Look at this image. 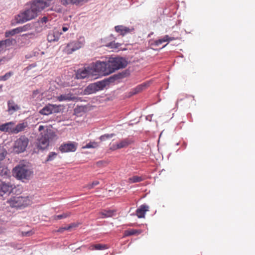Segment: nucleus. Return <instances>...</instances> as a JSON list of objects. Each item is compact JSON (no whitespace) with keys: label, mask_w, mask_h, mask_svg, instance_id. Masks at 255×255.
<instances>
[{"label":"nucleus","mask_w":255,"mask_h":255,"mask_svg":"<svg viewBox=\"0 0 255 255\" xmlns=\"http://www.w3.org/2000/svg\"><path fill=\"white\" fill-rule=\"evenodd\" d=\"M49 6L43 0H34L30 3V6L21 10L15 16L17 23H22L32 20L37 17L38 14Z\"/></svg>","instance_id":"f257e3e1"},{"label":"nucleus","mask_w":255,"mask_h":255,"mask_svg":"<svg viewBox=\"0 0 255 255\" xmlns=\"http://www.w3.org/2000/svg\"><path fill=\"white\" fill-rule=\"evenodd\" d=\"M40 135L41 137L37 143L38 148L40 149H46L49 145V139H52L56 136L55 132L50 129H46Z\"/></svg>","instance_id":"f03ea898"},{"label":"nucleus","mask_w":255,"mask_h":255,"mask_svg":"<svg viewBox=\"0 0 255 255\" xmlns=\"http://www.w3.org/2000/svg\"><path fill=\"white\" fill-rule=\"evenodd\" d=\"M31 201L28 197H13L7 200V203L12 208L21 209L24 208L31 204Z\"/></svg>","instance_id":"7ed1b4c3"},{"label":"nucleus","mask_w":255,"mask_h":255,"mask_svg":"<svg viewBox=\"0 0 255 255\" xmlns=\"http://www.w3.org/2000/svg\"><path fill=\"white\" fill-rule=\"evenodd\" d=\"M108 67L110 71V74L116 70L125 68L127 65V61L121 57L110 58L108 61Z\"/></svg>","instance_id":"20e7f679"},{"label":"nucleus","mask_w":255,"mask_h":255,"mask_svg":"<svg viewBox=\"0 0 255 255\" xmlns=\"http://www.w3.org/2000/svg\"><path fill=\"white\" fill-rule=\"evenodd\" d=\"M29 143L28 138L25 135H21L17 138L14 143L13 150L16 153L24 152Z\"/></svg>","instance_id":"39448f33"},{"label":"nucleus","mask_w":255,"mask_h":255,"mask_svg":"<svg viewBox=\"0 0 255 255\" xmlns=\"http://www.w3.org/2000/svg\"><path fill=\"white\" fill-rule=\"evenodd\" d=\"M15 176L19 179H27L31 175V171L25 166H17L13 169Z\"/></svg>","instance_id":"423d86ee"},{"label":"nucleus","mask_w":255,"mask_h":255,"mask_svg":"<svg viewBox=\"0 0 255 255\" xmlns=\"http://www.w3.org/2000/svg\"><path fill=\"white\" fill-rule=\"evenodd\" d=\"M107 62L97 61L94 66V69L95 72L103 75H108L110 74V71L108 67Z\"/></svg>","instance_id":"0eeeda50"},{"label":"nucleus","mask_w":255,"mask_h":255,"mask_svg":"<svg viewBox=\"0 0 255 255\" xmlns=\"http://www.w3.org/2000/svg\"><path fill=\"white\" fill-rule=\"evenodd\" d=\"M83 46V43L79 40L72 41L66 44L63 51L67 54H71L78 50Z\"/></svg>","instance_id":"6e6552de"},{"label":"nucleus","mask_w":255,"mask_h":255,"mask_svg":"<svg viewBox=\"0 0 255 255\" xmlns=\"http://www.w3.org/2000/svg\"><path fill=\"white\" fill-rule=\"evenodd\" d=\"M59 110V106L49 104L43 107L39 111V113L43 115H49L53 113H58Z\"/></svg>","instance_id":"1a4fd4ad"},{"label":"nucleus","mask_w":255,"mask_h":255,"mask_svg":"<svg viewBox=\"0 0 255 255\" xmlns=\"http://www.w3.org/2000/svg\"><path fill=\"white\" fill-rule=\"evenodd\" d=\"M77 143L74 142H69L62 143L59 147L62 153L74 152L76 150Z\"/></svg>","instance_id":"9d476101"},{"label":"nucleus","mask_w":255,"mask_h":255,"mask_svg":"<svg viewBox=\"0 0 255 255\" xmlns=\"http://www.w3.org/2000/svg\"><path fill=\"white\" fill-rule=\"evenodd\" d=\"M106 85V82L100 81L89 85L85 90L88 94L94 93L96 91L103 89Z\"/></svg>","instance_id":"9b49d317"},{"label":"nucleus","mask_w":255,"mask_h":255,"mask_svg":"<svg viewBox=\"0 0 255 255\" xmlns=\"http://www.w3.org/2000/svg\"><path fill=\"white\" fill-rule=\"evenodd\" d=\"M12 190V185L0 181V197L8 195Z\"/></svg>","instance_id":"f8f14e48"},{"label":"nucleus","mask_w":255,"mask_h":255,"mask_svg":"<svg viewBox=\"0 0 255 255\" xmlns=\"http://www.w3.org/2000/svg\"><path fill=\"white\" fill-rule=\"evenodd\" d=\"M14 125L15 123L13 122L2 124L0 125V130L3 132L13 134Z\"/></svg>","instance_id":"ddd939ff"},{"label":"nucleus","mask_w":255,"mask_h":255,"mask_svg":"<svg viewBox=\"0 0 255 255\" xmlns=\"http://www.w3.org/2000/svg\"><path fill=\"white\" fill-rule=\"evenodd\" d=\"M48 18L47 16H44L40 18L36 23V24L38 25L39 27L36 26V31L37 32H40L43 30L47 28L45 24L48 21Z\"/></svg>","instance_id":"4468645a"},{"label":"nucleus","mask_w":255,"mask_h":255,"mask_svg":"<svg viewBox=\"0 0 255 255\" xmlns=\"http://www.w3.org/2000/svg\"><path fill=\"white\" fill-rule=\"evenodd\" d=\"M62 34L58 31H50L47 35V39L49 42L58 41Z\"/></svg>","instance_id":"2eb2a0df"},{"label":"nucleus","mask_w":255,"mask_h":255,"mask_svg":"<svg viewBox=\"0 0 255 255\" xmlns=\"http://www.w3.org/2000/svg\"><path fill=\"white\" fill-rule=\"evenodd\" d=\"M20 107L13 100H9L7 102V112L10 114H13L14 112L18 111Z\"/></svg>","instance_id":"dca6fc26"},{"label":"nucleus","mask_w":255,"mask_h":255,"mask_svg":"<svg viewBox=\"0 0 255 255\" xmlns=\"http://www.w3.org/2000/svg\"><path fill=\"white\" fill-rule=\"evenodd\" d=\"M148 206L143 204L141 205L136 211V215L138 218L145 217V213L148 211Z\"/></svg>","instance_id":"f3484780"},{"label":"nucleus","mask_w":255,"mask_h":255,"mask_svg":"<svg viewBox=\"0 0 255 255\" xmlns=\"http://www.w3.org/2000/svg\"><path fill=\"white\" fill-rule=\"evenodd\" d=\"M115 30L120 33L122 36H124L128 33L131 32L134 29L129 28L123 25H117L115 27Z\"/></svg>","instance_id":"a211bd4d"},{"label":"nucleus","mask_w":255,"mask_h":255,"mask_svg":"<svg viewBox=\"0 0 255 255\" xmlns=\"http://www.w3.org/2000/svg\"><path fill=\"white\" fill-rule=\"evenodd\" d=\"M56 99L60 101H75L77 98L74 95L68 93V94H65L63 95H61L59 96L56 97Z\"/></svg>","instance_id":"6ab92c4d"},{"label":"nucleus","mask_w":255,"mask_h":255,"mask_svg":"<svg viewBox=\"0 0 255 255\" xmlns=\"http://www.w3.org/2000/svg\"><path fill=\"white\" fill-rule=\"evenodd\" d=\"M175 39H176L174 37H170L168 35H165L163 37L154 41V45H155V46H159V45L161 44L163 42H169L170 41L174 40Z\"/></svg>","instance_id":"aec40b11"},{"label":"nucleus","mask_w":255,"mask_h":255,"mask_svg":"<svg viewBox=\"0 0 255 255\" xmlns=\"http://www.w3.org/2000/svg\"><path fill=\"white\" fill-rule=\"evenodd\" d=\"M28 124L26 122L19 123L16 126H14L13 134H17L20 132L23 131L27 127Z\"/></svg>","instance_id":"412c9836"},{"label":"nucleus","mask_w":255,"mask_h":255,"mask_svg":"<svg viewBox=\"0 0 255 255\" xmlns=\"http://www.w3.org/2000/svg\"><path fill=\"white\" fill-rule=\"evenodd\" d=\"M89 74V71L86 68L79 69L76 74L77 79H84Z\"/></svg>","instance_id":"4be33fe9"},{"label":"nucleus","mask_w":255,"mask_h":255,"mask_svg":"<svg viewBox=\"0 0 255 255\" xmlns=\"http://www.w3.org/2000/svg\"><path fill=\"white\" fill-rule=\"evenodd\" d=\"M88 0H60L61 3L64 5L67 6L69 4H79L82 2L87 1Z\"/></svg>","instance_id":"5701e85b"},{"label":"nucleus","mask_w":255,"mask_h":255,"mask_svg":"<svg viewBox=\"0 0 255 255\" xmlns=\"http://www.w3.org/2000/svg\"><path fill=\"white\" fill-rule=\"evenodd\" d=\"M133 142V140L131 139L127 138L123 139L118 142V144L120 147V149L123 148H126L128 147L129 145L131 144Z\"/></svg>","instance_id":"b1692460"},{"label":"nucleus","mask_w":255,"mask_h":255,"mask_svg":"<svg viewBox=\"0 0 255 255\" xmlns=\"http://www.w3.org/2000/svg\"><path fill=\"white\" fill-rule=\"evenodd\" d=\"M114 211L113 210H104L99 212V218H105L111 217L113 216Z\"/></svg>","instance_id":"393cba45"},{"label":"nucleus","mask_w":255,"mask_h":255,"mask_svg":"<svg viewBox=\"0 0 255 255\" xmlns=\"http://www.w3.org/2000/svg\"><path fill=\"white\" fill-rule=\"evenodd\" d=\"M148 84L143 83L137 86L135 88L132 89V93L133 94H136L144 90L147 86Z\"/></svg>","instance_id":"a878e982"},{"label":"nucleus","mask_w":255,"mask_h":255,"mask_svg":"<svg viewBox=\"0 0 255 255\" xmlns=\"http://www.w3.org/2000/svg\"><path fill=\"white\" fill-rule=\"evenodd\" d=\"M141 233L140 230L129 229L126 230L124 232V236L127 237L135 235H139Z\"/></svg>","instance_id":"bb28decb"},{"label":"nucleus","mask_w":255,"mask_h":255,"mask_svg":"<svg viewBox=\"0 0 255 255\" xmlns=\"http://www.w3.org/2000/svg\"><path fill=\"white\" fill-rule=\"evenodd\" d=\"M71 215L70 212H66L61 215H55L53 217V220H58L69 217Z\"/></svg>","instance_id":"cd10ccee"},{"label":"nucleus","mask_w":255,"mask_h":255,"mask_svg":"<svg viewBox=\"0 0 255 255\" xmlns=\"http://www.w3.org/2000/svg\"><path fill=\"white\" fill-rule=\"evenodd\" d=\"M32 25L30 23H27L23 26L18 27L19 32L26 31L32 29Z\"/></svg>","instance_id":"c85d7f7f"},{"label":"nucleus","mask_w":255,"mask_h":255,"mask_svg":"<svg viewBox=\"0 0 255 255\" xmlns=\"http://www.w3.org/2000/svg\"><path fill=\"white\" fill-rule=\"evenodd\" d=\"M143 179L142 177L133 176L128 178V182L129 183H133L136 182H139L143 181Z\"/></svg>","instance_id":"c756f323"},{"label":"nucleus","mask_w":255,"mask_h":255,"mask_svg":"<svg viewBox=\"0 0 255 255\" xmlns=\"http://www.w3.org/2000/svg\"><path fill=\"white\" fill-rule=\"evenodd\" d=\"M77 226L75 224H71L67 227L60 228L57 230V232L63 233L64 231H70V230L74 227H76Z\"/></svg>","instance_id":"7c9ffc66"},{"label":"nucleus","mask_w":255,"mask_h":255,"mask_svg":"<svg viewBox=\"0 0 255 255\" xmlns=\"http://www.w3.org/2000/svg\"><path fill=\"white\" fill-rule=\"evenodd\" d=\"M19 30L18 27L14 28L9 31H7L5 33V35L6 37H8L9 36H13L15 34L19 33Z\"/></svg>","instance_id":"2f4dec72"},{"label":"nucleus","mask_w":255,"mask_h":255,"mask_svg":"<svg viewBox=\"0 0 255 255\" xmlns=\"http://www.w3.org/2000/svg\"><path fill=\"white\" fill-rule=\"evenodd\" d=\"M99 144L98 142L95 141L90 142L87 143L85 146L83 147L84 148H95L98 147Z\"/></svg>","instance_id":"473e14b6"},{"label":"nucleus","mask_w":255,"mask_h":255,"mask_svg":"<svg viewBox=\"0 0 255 255\" xmlns=\"http://www.w3.org/2000/svg\"><path fill=\"white\" fill-rule=\"evenodd\" d=\"M99 184V182L98 181H94L92 183H89L87 184L84 186V188H87L89 190H90L93 188L95 186H97Z\"/></svg>","instance_id":"72a5a7b5"},{"label":"nucleus","mask_w":255,"mask_h":255,"mask_svg":"<svg viewBox=\"0 0 255 255\" xmlns=\"http://www.w3.org/2000/svg\"><path fill=\"white\" fill-rule=\"evenodd\" d=\"M108 247L107 245L104 244H95V250H104L107 249Z\"/></svg>","instance_id":"f704fd0d"},{"label":"nucleus","mask_w":255,"mask_h":255,"mask_svg":"<svg viewBox=\"0 0 255 255\" xmlns=\"http://www.w3.org/2000/svg\"><path fill=\"white\" fill-rule=\"evenodd\" d=\"M121 44L119 43H116L115 42H112L106 45L107 46L110 47L112 48L117 49L119 48Z\"/></svg>","instance_id":"c9c22d12"},{"label":"nucleus","mask_w":255,"mask_h":255,"mask_svg":"<svg viewBox=\"0 0 255 255\" xmlns=\"http://www.w3.org/2000/svg\"><path fill=\"white\" fill-rule=\"evenodd\" d=\"M115 135V133H111V134H105L102 135L100 136V139L101 140H105L106 139L112 138Z\"/></svg>","instance_id":"e433bc0d"},{"label":"nucleus","mask_w":255,"mask_h":255,"mask_svg":"<svg viewBox=\"0 0 255 255\" xmlns=\"http://www.w3.org/2000/svg\"><path fill=\"white\" fill-rule=\"evenodd\" d=\"M56 155L57 153L54 152H50V153L48 155L46 161L53 160L56 157Z\"/></svg>","instance_id":"4c0bfd02"},{"label":"nucleus","mask_w":255,"mask_h":255,"mask_svg":"<svg viewBox=\"0 0 255 255\" xmlns=\"http://www.w3.org/2000/svg\"><path fill=\"white\" fill-rule=\"evenodd\" d=\"M109 162L106 160H100L96 162V165L100 167H104L108 165Z\"/></svg>","instance_id":"58836bf2"},{"label":"nucleus","mask_w":255,"mask_h":255,"mask_svg":"<svg viewBox=\"0 0 255 255\" xmlns=\"http://www.w3.org/2000/svg\"><path fill=\"white\" fill-rule=\"evenodd\" d=\"M13 72L12 71H10L9 72L6 73L4 75L2 76V81H6L12 75H13Z\"/></svg>","instance_id":"ea45409f"},{"label":"nucleus","mask_w":255,"mask_h":255,"mask_svg":"<svg viewBox=\"0 0 255 255\" xmlns=\"http://www.w3.org/2000/svg\"><path fill=\"white\" fill-rule=\"evenodd\" d=\"M118 149H120L118 143L116 144H113L112 145H111L110 147V149L113 151L116 150Z\"/></svg>","instance_id":"a19ab883"},{"label":"nucleus","mask_w":255,"mask_h":255,"mask_svg":"<svg viewBox=\"0 0 255 255\" xmlns=\"http://www.w3.org/2000/svg\"><path fill=\"white\" fill-rule=\"evenodd\" d=\"M32 233L31 231L22 232V235L23 236H30L32 235Z\"/></svg>","instance_id":"79ce46f5"},{"label":"nucleus","mask_w":255,"mask_h":255,"mask_svg":"<svg viewBox=\"0 0 255 255\" xmlns=\"http://www.w3.org/2000/svg\"><path fill=\"white\" fill-rule=\"evenodd\" d=\"M6 44V40H1L0 41V49L3 46V45Z\"/></svg>","instance_id":"37998d69"},{"label":"nucleus","mask_w":255,"mask_h":255,"mask_svg":"<svg viewBox=\"0 0 255 255\" xmlns=\"http://www.w3.org/2000/svg\"><path fill=\"white\" fill-rule=\"evenodd\" d=\"M95 244L91 245L89 246V247L88 248V249L91 251L95 250Z\"/></svg>","instance_id":"c03bdc74"},{"label":"nucleus","mask_w":255,"mask_h":255,"mask_svg":"<svg viewBox=\"0 0 255 255\" xmlns=\"http://www.w3.org/2000/svg\"><path fill=\"white\" fill-rule=\"evenodd\" d=\"M68 29H69V27L68 26H64L62 27V30H63V32L67 31L68 30Z\"/></svg>","instance_id":"a18cd8bd"},{"label":"nucleus","mask_w":255,"mask_h":255,"mask_svg":"<svg viewBox=\"0 0 255 255\" xmlns=\"http://www.w3.org/2000/svg\"><path fill=\"white\" fill-rule=\"evenodd\" d=\"M44 127L43 126H40L38 128V130L39 131H41V130H42L43 129H44Z\"/></svg>","instance_id":"49530a36"},{"label":"nucleus","mask_w":255,"mask_h":255,"mask_svg":"<svg viewBox=\"0 0 255 255\" xmlns=\"http://www.w3.org/2000/svg\"><path fill=\"white\" fill-rule=\"evenodd\" d=\"M0 81H2V77L0 76Z\"/></svg>","instance_id":"de8ad7c7"},{"label":"nucleus","mask_w":255,"mask_h":255,"mask_svg":"<svg viewBox=\"0 0 255 255\" xmlns=\"http://www.w3.org/2000/svg\"><path fill=\"white\" fill-rule=\"evenodd\" d=\"M2 87V85H0V90L1 89Z\"/></svg>","instance_id":"09e8293b"},{"label":"nucleus","mask_w":255,"mask_h":255,"mask_svg":"<svg viewBox=\"0 0 255 255\" xmlns=\"http://www.w3.org/2000/svg\"><path fill=\"white\" fill-rule=\"evenodd\" d=\"M167 45V44H166V45H164V46L162 47V48H163V47H165Z\"/></svg>","instance_id":"8fccbe9b"},{"label":"nucleus","mask_w":255,"mask_h":255,"mask_svg":"<svg viewBox=\"0 0 255 255\" xmlns=\"http://www.w3.org/2000/svg\"><path fill=\"white\" fill-rule=\"evenodd\" d=\"M1 60H0V62H1Z\"/></svg>","instance_id":"3c124183"}]
</instances>
